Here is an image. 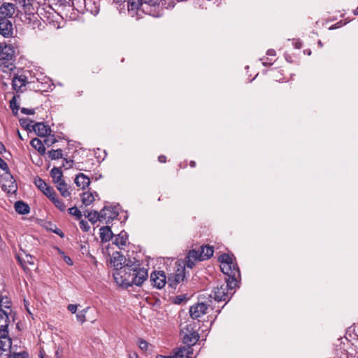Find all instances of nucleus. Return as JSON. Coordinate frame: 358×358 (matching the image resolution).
Returning <instances> with one entry per match:
<instances>
[{"label": "nucleus", "mask_w": 358, "mask_h": 358, "mask_svg": "<svg viewBox=\"0 0 358 358\" xmlns=\"http://www.w3.org/2000/svg\"><path fill=\"white\" fill-rule=\"evenodd\" d=\"M166 156H164V155H160V156H159V157H158V160H159V162H161V163H164V162H166Z\"/></svg>", "instance_id": "nucleus-51"}, {"label": "nucleus", "mask_w": 358, "mask_h": 358, "mask_svg": "<svg viewBox=\"0 0 358 358\" xmlns=\"http://www.w3.org/2000/svg\"><path fill=\"white\" fill-rule=\"evenodd\" d=\"M20 122L23 127L29 129V127L32 126L31 125V123L33 122L27 118H22L20 120Z\"/></svg>", "instance_id": "nucleus-40"}, {"label": "nucleus", "mask_w": 358, "mask_h": 358, "mask_svg": "<svg viewBox=\"0 0 358 358\" xmlns=\"http://www.w3.org/2000/svg\"><path fill=\"white\" fill-rule=\"evenodd\" d=\"M129 358H138V356L136 353H134L129 355Z\"/></svg>", "instance_id": "nucleus-59"}, {"label": "nucleus", "mask_w": 358, "mask_h": 358, "mask_svg": "<svg viewBox=\"0 0 358 358\" xmlns=\"http://www.w3.org/2000/svg\"><path fill=\"white\" fill-rule=\"evenodd\" d=\"M267 55L274 56L275 55V51L274 50L270 49L267 51Z\"/></svg>", "instance_id": "nucleus-54"}, {"label": "nucleus", "mask_w": 358, "mask_h": 358, "mask_svg": "<svg viewBox=\"0 0 358 358\" xmlns=\"http://www.w3.org/2000/svg\"><path fill=\"white\" fill-rule=\"evenodd\" d=\"M3 152H6V148L3 144L0 142V154H2Z\"/></svg>", "instance_id": "nucleus-53"}, {"label": "nucleus", "mask_w": 358, "mask_h": 358, "mask_svg": "<svg viewBox=\"0 0 358 358\" xmlns=\"http://www.w3.org/2000/svg\"><path fill=\"white\" fill-rule=\"evenodd\" d=\"M15 209L17 213L21 215H26L29 213V206L24 202L18 201L15 203Z\"/></svg>", "instance_id": "nucleus-24"}, {"label": "nucleus", "mask_w": 358, "mask_h": 358, "mask_svg": "<svg viewBox=\"0 0 358 358\" xmlns=\"http://www.w3.org/2000/svg\"><path fill=\"white\" fill-rule=\"evenodd\" d=\"M16 98L17 96H14L13 99L10 101V108H11L15 115H17L19 109V106L17 104Z\"/></svg>", "instance_id": "nucleus-36"}, {"label": "nucleus", "mask_w": 358, "mask_h": 358, "mask_svg": "<svg viewBox=\"0 0 358 358\" xmlns=\"http://www.w3.org/2000/svg\"><path fill=\"white\" fill-rule=\"evenodd\" d=\"M34 183L36 186L43 192L45 187H48V185L41 178H37L35 179Z\"/></svg>", "instance_id": "nucleus-34"}, {"label": "nucleus", "mask_w": 358, "mask_h": 358, "mask_svg": "<svg viewBox=\"0 0 358 358\" xmlns=\"http://www.w3.org/2000/svg\"><path fill=\"white\" fill-rule=\"evenodd\" d=\"M151 2L152 6H156L159 4V0H149Z\"/></svg>", "instance_id": "nucleus-55"}, {"label": "nucleus", "mask_w": 358, "mask_h": 358, "mask_svg": "<svg viewBox=\"0 0 358 358\" xmlns=\"http://www.w3.org/2000/svg\"><path fill=\"white\" fill-rule=\"evenodd\" d=\"M0 350L4 352L8 351L11 353L12 351V341L6 335L0 334Z\"/></svg>", "instance_id": "nucleus-16"}, {"label": "nucleus", "mask_w": 358, "mask_h": 358, "mask_svg": "<svg viewBox=\"0 0 358 358\" xmlns=\"http://www.w3.org/2000/svg\"><path fill=\"white\" fill-rule=\"evenodd\" d=\"M56 142L57 139L55 135H51L50 133L46 136L44 140V143L48 147L52 145Z\"/></svg>", "instance_id": "nucleus-35"}, {"label": "nucleus", "mask_w": 358, "mask_h": 358, "mask_svg": "<svg viewBox=\"0 0 358 358\" xmlns=\"http://www.w3.org/2000/svg\"><path fill=\"white\" fill-rule=\"evenodd\" d=\"M86 217L92 223H95L98 220H103L101 217V211L100 212H98V211H96V210L90 211V212H89L87 213Z\"/></svg>", "instance_id": "nucleus-30"}, {"label": "nucleus", "mask_w": 358, "mask_h": 358, "mask_svg": "<svg viewBox=\"0 0 358 358\" xmlns=\"http://www.w3.org/2000/svg\"><path fill=\"white\" fill-rule=\"evenodd\" d=\"M50 176L52 178L54 183L56 185L64 182L63 173L60 167H54L50 171Z\"/></svg>", "instance_id": "nucleus-21"}, {"label": "nucleus", "mask_w": 358, "mask_h": 358, "mask_svg": "<svg viewBox=\"0 0 358 358\" xmlns=\"http://www.w3.org/2000/svg\"><path fill=\"white\" fill-rule=\"evenodd\" d=\"M127 263L124 256H123L120 252H113L110 259V264L111 266L115 268V271L121 269V268H122Z\"/></svg>", "instance_id": "nucleus-8"}, {"label": "nucleus", "mask_w": 358, "mask_h": 358, "mask_svg": "<svg viewBox=\"0 0 358 358\" xmlns=\"http://www.w3.org/2000/svg\"><path fill=\"white\" fill-rule=\"evenodd\" d=\"M178 268L174 273L171 274L168 278L167 283L169 287L176 288L178 284L182 282L185 278V265L178 264Z\"/></svg>", "instance_id": "nucleus-4"}, {"label": "nucleus", "mask_w": 358, "mask_h": 358, "mask_svg": "<svg viewBox=\"0 0 358 358\" xmlns=\"http://www.w3.org/2000/svg\"><path fill=\"white\" fill-rule=\"evenodd\" d=\"M21 112L23 114H25V115H34V113H35V110L34 109L26 108H21Z\"/></svg>", "instance_id": "nucleus-45"}, {"label": "nucleus", "mask_w": 358, "mask_h": 358, "mask_svg": "<svg viewBox=\"0 0 358 358\" xmlns=\"http://www.w3.org/2000/svg\"><path fill=\"white\" fill-rule=\"evenodd\" d=\"M318 45L321 48L323 46V44L320 41H318Z\"/></svg>", "instance_id": "nucleus-64"}, {"label": "nucleus", "mask_w": 358, "mask_h": 358, "mask_svg": "<svg viewBox=\"0 0 358 358\" xmlns=\"http://www.w3.org/2000/svg\"><path fill=\"white\" fill-rule=\"evenodd\" d=\"M16 257L24 270L27 269V264L30 265L34 264V258L30 255L25 254L24 257L17 255Z\"/></svg>", "instance_id": "nucleus-20"}, {"label": "nucleus", "mask_w": 358, "mask_h": 358, "mask_svg": "<svg viewBox=\"0 0 358 358\" xmlns=\"http://www.w3.org/2000/svg\"><path fill=\"white\" fill-rule=\"evenodd\" d=\"M148 343L147 341L143 340V339H139L138 341V346L139 348L142 350H148Z\"/></svg>", "instance_id": "nucleus-44"}, {"label": "nucleus", "mask_w": 358, "mask_h": 358, "mask_svg": "<svg viewBox=\"0 0 358 358\" xmlns=\"http://www.w3.org/2000/svg\"><path fill=\"white\" fill-rule=\"evenodd\" d=\"M207 310V306L204 303H198L192 306L189 309L190 316L192 319H198L204 315Z\"/></svg>", "instance_id": "nucleus-10"}, {"label": "nucleus", "mask_w": 358, "mask_h": 358, "mask_svg": "<svg viewBox=\"0 0 358 358\" xmlns=\"http://www.w3.org/2000/svg\"><path fill=\"white\" fill-rule=\"evenodd\" d=\"M9 187H10L9 192H15V190H16V186L15 185H14L13 184Z\"/></svg>", "instance_id": "nucleus-56"}, {"label": "nucleus", "mask_w": 358, "mask_h": 358, "mask_svg": "<svg viewBox=\"0 0 358 358\" xmlns=\"http://www.w3.org/2000/svg\"><path fill=\"white\" fill-rule=\"evenodd\" d=\"M24 306H25V308H26V309H27V312H28L30 315H31V311H30V310H29V308L28 307V306H27V303H25Z\"/></svg>", "instance_id": "nucleus-60"}, {"label": "nucleus", "mask_w": 358, "mask_h": 358, "mask_svg": "<svg viewBox=\"0 0 358 358\" xmlns=\"http://www.w3.org/2000/svg\"><path fill=\"white\" fill-rule=\"evenodd\" d=\"M64 261L66 264H68L69 265H72L73 262H72V260L71 259L70 257H65L64 258Z\"/></svg>", "instance_id": "nucleus-52"}, {"label": "nucleus", "mask_w": 358, "mask_h": 358, "mask_svg": "<svg viewBox=\"0 0 358 358\" xmlns=\"http://www.w3.org/2000/svg\"><path fill=\"white\" fill-rule=\"evenodd\" d=\"M27 78L25 76H16L13 78V87L17 92L20 91L21 88L26 85L27 84Z\"/></svg>", "instance_id": "nucleus-18"}, {"label": "nucleus", "mask_w": 358, "mask_h": 358, "mask_svg": "<svg viewBox=\"0 0 358 358\" xmlns=\"http://www.w3.org/2000/svg\"><path fill=\"white\" fill-rule=\"evenodd\" d=\"M189 258H192L194 261H203L202 255L200 248L198 250H191L188 254Z\"/></svg>", "instance_id": "nucleus-31"}, {"label": "nucleus", "mask_w": 358, "mask_h": 358, "mask_svg": "<svg viewBox=\"0 0 358 358\" xmlns=\"http://www.w3.org/2000/svg\"><path fill=\"white\" fill-rule=\"evenodd\" d=\"M157 358H175L174 357H166V356H162V355H160L159 357H158Z\"/></svg>", "instance_id": "nucleus-61"}, {"label": "nucleus", "mask_w": 358, "mask_h": 358, "mask_svg": "<svg viewBox=\"0 0 358 358\" xmlns=\"http://www.w3.org/2000/svg\"><path fill=\"white\" fill-rule=\"evenodd\" d=\"M10 301H9L8 298H7V297H3V296H2V303H1L2 308H6V309H7L6 310H7L8 313H10V310H11L10 309Z\"/></svg>", "instance_id": "nucleus-43"}, {"label": "nucleus", "mask_w": 358, "mask_h": 358, "mask_svg": "<svg viewBox=\"0 0 358 358\" xmlns=\"http://www.w3.org/2000/svg\"><path fill=\"white\" fill-rule=\"evenodd\" d=\"M118 214V206H105L101 210V217L107 222L116 218Z\"/></svg>", "instance_id": "nucleus-7"}, {"label": "nucleus", "mask_w": 358, "mask_h": 358, "mask_svg": "<svg viewBox=\"0 0 358 358\" xmlns=\"http://www.w3.org/2000/svg\"><path fill=\"white\" fill-rule=\"evenodd\" d=\"M229 294H232L231 292H228L227 290L221 289V285L217 286L214 289L212 294L210 295V297H213L215 301H222L229 300Z\"/></svg>", "instance_id": "nucleus-11"}, {"label": "nucleus", "mask_w": 358, "mask_h": 358, "mask_svg": "<svg viewBox=\"0 0 358 358\" xmlns=\"http://www.w3.org/2000/svg\"><path fill=\"white\" fill-rule=\"evenodd\" d=\"M54 191L55 190H54V189L52 187L48 185V187H45V189L43 192V193L45 196H48V195H50V194H52Z\"/></svg>", "instance_id": "nucleus-47"}, {"label": "nucleus", "mask_w": 358, "mask_h": 358, "mask_svg": "<svg viewBox=\"0 0 358 358\" xmlns=\"http://www.w3.org/2000/svg\"><path fill=\"white\" fill-rule=\"evenodd\" d=\"M294 46L296 48L300 49L301 48L302 45H301V42H296Z\"/></svg>", "instance_id": "nucleus-57"}, {"label": "nucleus", "mask_w": 358, "mask_h": 358, "mask_svg": "<svg viewBox=\"0 0 358 358\" xmlns=\"http://www.w3.org/2000/svg\"><path fill=\"white\" fill-rule=\"evenodd\" d=\"M10 315H11V310L8 313L5 310H0V334L6 335L8 333V327L10 322Z\"/></svg>", "instance_id": "nucleus-6"}, {"label": "nucleus", "mask_w": 358, "mask_h": 358, "mask_svg": "<svg viewBox=\"0 0 358 358\" xmlns=\"http://www.w3.org/2000/svg\"><path fill=\"white\" fill-rule=\"evenodd\" d=\"M53 203L61 211H65L66 210V205L64 204V203L63 201H62L59 199H57V200L54 201Z\"/></svg>", "instance_id": "nucleus-39"}, {"label": "nucleus", "mask_w": 358, "mask_h": 358, "mask_svg": "<svg viewBox=\"0 0 358 358\" xmlns=\"http://www.w3.org/2000/svg\"><path fill=\"white\" fill-rule=\"evenodd\" d=\"M128 240V235L126 231H122L118 235L115 236L113 243L115 244L119 248H123L126 246Z\"/></svg>", "instance_id": "nucleus-19"}, {"label": "nucleus", "mask_w": 358, "mask_h": 358, "mask_svg": "<svg viewBox=\"0 0 358 358\" xmlns=\"http://www.w3.org/2000/svg\"><path fill=\"white\" fill-rule=\"evenodd\" d=\"M57 188L62 196L66 198L71 196V192L69 190L68 185L65 182V181L57 184Z\"/></svg>", "instance_id": "nucleus-27"}, {"label": "nucleus", "mask_w": 358, "mask_h": 358, "mask_svg": "<svg viewBox=\"0 0 358 358\" xmlns=\"http://www.w3.org/2000/svg\"><path fill=\"white\" fill-rule=\"evenodd\" d=\"M74 182L78 187L85 189L90 185V179L85 174L80 173L76 176Z\"/></svg>", "instance_id": "nucleus-17"}, {"label": "nucleus", "mask_w": 358, "mask_h": 358, "mask_svg": "<svg viewBox=\"0 0 358 358\" xmlns=\"http://www.w3.org/2000/svg\"><path fill=\"white\" fill-rule=\"evenodd\" d=\"M0 34L4 37H10L13 34V24L8 18H0Z\"/></svg>", "instance_id": "nucleus-9"}, {"label": "nucleus", "mask_w": 358, "mask_h": 358, "mask_svg": "<svg viewBox=\"0 0 358 358\" xmlns=\"http://www.w3.org/2000/svg\"><path fill=\"white\" fill-rule=\"evenodd\" d=\"M0 169H1L3 171L8 170V166L7 163L0 157Z\"/></svg>", "instance_id": "nucleus-46"}, {"label": "nucleus", "mask_w": 358, "mask_h": 358, "mask_svg": "<svg viewBox=\"0 0 358 358\" xmlns=\"http://www.w3.org/2000/svg\"><path fill=\"white\" fill-rule=\"evenodd\" d=\"M1 303H2V296L0 295V310H3V309H2V305H1Z\"/></svg>", "instance_id": "nucleus-62"}, {"label": "nucleus", "mask_w": 358, "mask_h": 358, "mask_svg": "<svg viewBox=\"0 0 358 358\" xmlns=\"http://www.w3.org/2000/svg\"><path fill=\"white\" fill-rule=\"evenodd\" d=\"M150 281L153 287L162 289L166 283V278L164 271H154L150 275Z\"/></svg>", "instance_id": "nucleus-5"}, {"label": "nucleus", "mask_w": 358, "mask_h": 358, "mask_svg": "<svg viewBox=\"0 0 358 358\" xmlns=\"http://www.w3.org/2000/svg\"><path fill=\"white\" fill-rule=\"evenodd\" d=\"M31 127L36 134L39 136L45 137L51 131L50 128L45 125L43 122L36 123L32 125Z\"/></svg>", "instance_id": "nucleus-15"}, {"label": "nucleus", "mask_w": 358, "mask_h": 358, "mask_svg": "<svg viewBox=\"0 0 358 358\" xmlns=\"http://www.w3.org/2000/svg\"><path fill=\"white\" fill-rule=\"evenodd\" d=\"M56 195V192L54 191L52 194H50V195H48L47 196L52 201V203H54V201L57 199Z\"/></svg>", "instance_id": "nucleus-50"}, {"label": "nucleus", "mask_w": 358, "mask_h": 358, "mask_svg": "<svg viewBox=\"0 0 358 358\" xmlns=\"http://www.w3.org/2000/svg\"><path fill=\"white\" fill-rule=\"evenodd\" d=\"M85 313L86 310L85 309L77 313L76 317L79 322L83 323L85 321Z\"/></svg>", "instance_id": "nucleus-41"}, {"label": "nucleus", "mask_w": 358, "mask_h": 358, "mask_svg": "<svg viewBox=\"0 0 358 358\" xmlns=\"http://www.w3.org/2000/svg\"><path fill=\"white\" fill-rule=\"evenodd\" d=\"M79 225L83 231H88L90 229L88 222L84 220H80Z\"/></svg>", "instance_id": "nucleus-42"}, {"label": "nucleus", "mask_w": 358, "mask_h": 358, "mask_svg": "<svg viewBox=\"0 0 358 358\" xmlns=\"http://www.w3.org/2000/svg\"><path fill=\"white\" fill-rule=\"evenodd\" d=\"M15 12V6L11 3H3L0 6V18L1 17H11Z\"/></svg>", "instance_id": "nucleus-12"}, {"label": "nucleus", "mask_w": 358, "mask_h": 358, "mask_svg": "<svg viewBox=\"0 0 358 358\" xmlns=\"http://www.w3.org/2000/svg\"><path fill=\"white\" fill-rule=\"evenodd\" d=\"M48 155L52 160L61 159L62 157V150H51L48 152Z\"/></svg>", "instance_id": "nucleus-32"}, {"label": "nucleus", "mask_w": 358, "mask_h": 358, "mask_svg": "<svg viewBox=\"0 0 358 358\" xmlns=\"http://www.w3.org/2000/svg\"><path fill=\"white\" fill-rule=\"evenodd\" d=\"M15 49L11 45L0 43V69L8 73L15 69L13 60L15 57Z\"/></svg>", "instance_id": "nucleus-2"}, {"label": "nucleus", "mask_w": 358, "mask_h": 358, "mask_svg": "<svg viewBox=\"0 0 358 358\" xmlns=\"http://www.w3.org/2000/svg\"><path fill=\"white\" fill-rule=\"evenodd\" d=\"M190 166H191L192 167H194V166H195V162L192 161V162H190Z\"/></svg>", "instance_id": "nucleus-63"}, {"label": "nucleus", "mask_w": 358, "mask_h": 358, "mask_svg": "<svg viewBox=\"0 0 358 358\" xmlns=\"http://www.w3.org/2000/svg\"><path fill=\"white\" fill-rule=\"evenodd\" d=\"M69 213L70 215L74 216L78 220H80L82 217L81 211L76 206L70 208L69 209Z\"/></svg>", "instance_id": "nucleus-33"}, {"label": "nucleus", "mask_w": 358, "mask_h": 358, "mask_svg": "<svg viewBox=\"0 0 358 358\" xmlns=\"http://www.w3.org/2000/svg\"><path fill=\"white\" fill-rule=\"evenodd\" d=\"M144 4L152 6L149 0H128V10H134L141 9L144 11Z\"/></svg>", "instance_id": "nucleus-13"}, {"label": "nucleus", "mask_w": 358, "mask_h": 358, "mask_svg": "<svg viewBox=\"0 0 358 358\" xmlns=\"http://www.w3.org/2000/svg\"><path fill=\"white\" fill-rule=\"evenodd\" d=\"M191 354H192V348L188 345L179 348L175 355L179 357H185L186 358H189Z\"/></svg>", "instance_id": "nucleus-26"}, {"label": "nucleus", "mask_w": 358, "mask_h": 358, "mask_svg": "<svg viewBox=\"0 0 358 358\" xmlns=\"http://www.w3.org/2000/svg\"><path fill=\"white\" fill-rule=\"evenodd\" d=\"M100 238L102 242L109 241L113 236V234L110 227H102L99 229Z\"/></svg>", "instance_id": "nucleus-22"}, {"label": "nucleus", "mask_w": 358, "mask_h": 358, "mask_svg": "<svg viewBox=\"0 0 358 358\" xmlns=\"http://www.w3.org/2000/svg\"><path fill=\"white\" fill-rule=\"evenodd\" d=\"M220 269L228 276L240 275V271L236 263L234 262L233 257L228 254H222L219 257Z\"/></svg>", "instance_id": "nucleus-3"}, {"label": "nucleus", "mask_w": 358, "mask_h": 358, "mask_svg": "<svg viewBox=\"0 0 358 358\" xmlns=\"http://www.w3.org/2000/svg\"><path fill=\"white\" fill-rule=\"evenodd\" d=\"M115 282L122 286L131 287L134 285L141 286L148 278V270L139 268V265L131 260L121 269L113 273Z\"/></svg>", "instance_id": "nucleus-1"}, {"label": "nucleus", "mask_w": 358, "mask_h": 358, "mask_svg": "<svg viewBox=\"0 0 358 358\" xmlns=\"http://www.w3.org/2000/svg\"><path fill=\"white\" fill-rule=\"evenodd\" d=\"M72 163H73L72 160L69 161L66 159H64L62 166L64 167H65L66 169H69L72 166Z\"/></svg>", "instance_id": "nucleus-48"}, {"label": "nucleus", "mask_w": 358, "mask_h": 358, "mask_svg": "<svg viewBox=\"0 0 358 358\" xmlns=\"http://www.w3.org/2000/svg\"><path fill=\"white\" fill-rule=\"evenodd\" d=\"M77 305L75 304H69L67 307V309L72 313H75L77 311Z\"/></svg>", "instance_id": "nucleus-49"}, {"label": "nucleus", "mask_w": 358, "mask_h": 358, "mask_svg": "<svg viewBox=\"0 0 358 358\" xmlns=\"http://www.w3.org/2000/svg\"><path fill=\"white\" fill-rule=\"evenodd\" d=\"M240 275L228 276L225 279V282L221 285V289L227 290L228 292L232 291L237 285V279Z\"/></svg>", "instance_id": "nucleus-14"}, {"label": "nucleus", "mask_w": 358, "mask_h": 358, "mask_svg": "<svg viewBox=\"0 0 358 358\" xmlns=\"http://www.w3.org/2000/svg\"><path fill=\"white\" fill-rule=\"evenodd\" d=\"M28 353L23 351L20 352H12L9 353V358H28Z\"/></svg>", "instance_id": "nucleus-38"}, {"label": "nucleus", "mask_w": 358, "mask_h": 358, "mask_svg": "<svg viewBox=\"0 0 358 358\" xmlns=\"http://www.w3.org/2000/svg\"><path fill=\"white\" fill-rule=\"evenodd\" d=\"M195 262L192 258H189V255H187L185 258V262H180L181 265H185V267L187 266V268H192L195 265Z\"/></svg>", "instance_id": "nucleus-37"}, {"label": "nucleus", "mask_w": 358, "mask_h": 358, "mask_svg": "<svg viewBox=\"0 0 358 358\" xmlns=\"http://www.w3.org/2000/svg\"><path fill=\"white\" fill-rule=\"evenodd\" d=\"M199 334L195 331L189 332V334H186L183 336V342L190 346L191 345L195 344L199 340Z\"/></svg>", "instance_id": "nucleus-23"}, {"label": "nucleus", "mask_w": 358, "mask_h": 358, "mask_svg": "<svg viewBox=\"0 0 358 358\" xmlns=\"http://www.w3.org/2000/svg\"><path fill=\"white\" fill-rule=\"evenodd\" d=\"M202 258L203 260L209 259L213 255V248L211 246L202 245L200 247Z\"/></svg>", "instance_id": "nucleus-28"}, {"label": "nucleus", "mask_w": 358, "mask_h": 358, "mask_svg": "<svg viewBox=\"0 0 358 358\" xmlns=\"http://www.w3.org/2000/svg\"><path fill=\"white\" fill-rule=\"evenodd\" d=\"M31 145L35 148L41 155L45 154V148L43 142L37 138H33L30 142Z\"/></svg>", "instance_id": "nucleus-25"}, {"label": "nucleus", "mask_w": 358, "mask_h": 358, "mask_svg": "<svg viewBox=\"0 0 358 358\" xmlns=\"http://www.w3.org/2000/svg\"><path fill=\"white\" fill-rule=\"evenodd\" d=\"M94 194L92 192H84L82 195V202L85 206L90 205L94 201Z\"/></svg>", "instance_id": "nucleus-29"}, {"label": "nucleus", "mask_w": 358, "mask_h": 358, "mask_svg": "<svg viewBox=\"0 0 358 358\" xmlns=\"http://www.w3.org/2000/svg\"><path fill=\"white\" fill-rule=\"evenodd\" d=\"M55 233L59 235L62 237L64 236L63 233L59 229L55 231Z\"/></svg>", "instance_id": "nucleus-58"}]
</instances>
